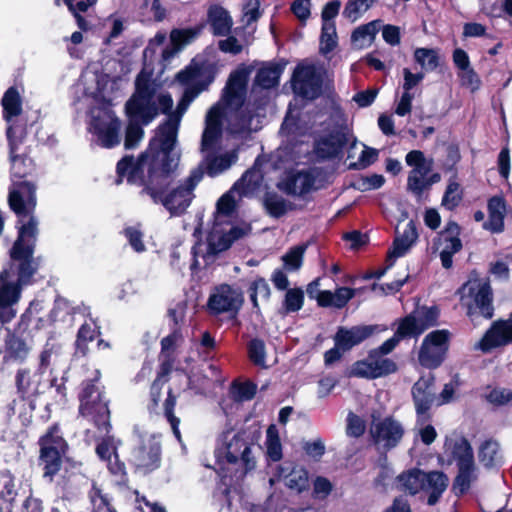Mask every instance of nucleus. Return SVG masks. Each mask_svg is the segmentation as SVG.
Here are the masks:
<instances>
[{"instance_id": "f257e3e1", "label": "nucleus", "mask_w": 512, "mask_h": 512, "mask_svg": "<svg viewBox=\"0 0 512 512\" xmlns=\"http://www.w3.org/2000/svg\"><path fill=\"white\" fill-rule=\"evenodd\" d=\"M248 78L249 71L246 69H238L231 73L221 102L211 107L206 115L201 150L206 154V171L212 177L229 169L238 159L236 150L219 155L212 152L222 134L221 118L225 117L227 130L231 134L244 135L260 128L258 114L254 106L247 101Z\"/></svg>"}, {"instance_id": "f03ea898", "label": "nucleus", "mask_w": 512, "mask_h": 512, "mask_svg": "<svg viewBox=\"0 0 512 512\" xmlns=\"http://www.w3.org/2000/svg\"><path fill=\"white\" fill-rule=\"evenodd\" d=\"M200 73L198 66H187L186 69L178 73V80L188 85L182 99L177 105V108L173 112H169L170 109L165 113L167 114V120L162 124L156 137L150 142L148 152H154V156L150 162H143L142 168L145 165L148 167L152 174L153 182L165 180L166 173L171 169L178 166L180 155L175 151L177 142V134L182 116L186 112L190 103L196 98V96L203 90V88L196 89L194 86L198 84L197 77Z\"/></svg>"}, {"instance_id": "7ed1b4c3", "label": "nucleus", "mask_w": 512, "mask_h": 512, "mask_svg": "<svg viewBox=\"0 0 512 512\" xmlns=\"http://www.w3.org/2000/svg\"><path fill=\"white\" fill-rule=\"evenodd\" d=\"M154 156V152L146 151L141 157L134 162L130 157H125L117 164V172L120 178L127 177L129 182H142L145 190L151 198L160 201L172 215L183 213L190 205L193 198V190L202 179L203 173L200 169H195L190 176L177 188H174L168 195L164 196V190L170 183V175L177 166L166 173L165 180L153 182V173H150L145 165L142 169L143 162H150Z\"/></svg>"}, {"instance_id": "20e7f679", "label": "nucleus", "mask_w": 512, "mask_h": 512, "mask_svg": "<svg viewBox=\"0 0 512 512\" xmlns=\"http://www.w3.org/2000/svg\"><path fill=\"white\" fill-rule=\"evenodd\" d=\"M149 67L144 66L138 75L136 91L125 105L129 117L125 137V147L128 149L135 147L143 138L140 124L150 123L159 112L166 113L173 105L171 95L160 90L158 75L154 76Z\"/></svg>"}, {"instance_id": "39448f33", "label": "nucleus", "mask_w": 512, "mask_h": 512, "mask_svg": "<svg viewBox=\"0 0 512 512\" xmlns=\"http://www.w3.org/2000/svg\"><path fill=\"white\" fill-rule=\"evenodd\" d=\"M236 194L238 195V190L233 186L217 201L213 227L207 240L197 243L193 248V267L201 268L213 263L218 253L226 250L235 240L250 232L251 228L247 224L234 226L230 223L236 207Z\"/></svg>"}, {"instance_id": "423d86ee", "label": "nucleus", "mask_w": 512, "mask_h": 512, "mask_svg": "<svg viewBox=\"0 0 512 512\" xmlns=\"http://www.w3.org/2000/svg\"><path fill=\"white\" fill-rule=\"evenodd\" d=\"M445 452L458 467L453 490L456 494H464L478 478L471 446L462 437L451 438L445 443Z\"/></svg>"}, {"instance_id": "0eeeda50", "label": "nucleus", "mask_w": 512, "mask_h": 512, "mask_svg": "<svg viewBox=\"0 0 512 512\" xmlns=\"http://www.w3.org/2000/svg\"><path fill=\"white\" fill-rule=\"evenodd\" d=\"M88 130L95 141L104 148H112L120 144L121 122L108 102H102L91 108Z\"/></svg>"}, {"instance_id": "6e6552de", "label": "nucleus", "mask_w": 512, "mask_h": 512, "mask_svg": "<svg viewBox=\"0 0 512 512\" xmlns=\"http://www.w3.org/2000/svg\"><path fill=\"white\" fill-rule=\"evenodd\" d=\"M216 457L220 464H241L245 471L252 469L255 465L251 456V441L246 432L224 431L219 437Z\"/></svg>"}, {"instance_id": "1a4fd4ad", "label": "nucleus", "mask_w": 512, "mask_h": 512, "mask_svg": "<svg viewBox=\"0 0 512 512\" xmlns=\"http://www.w3.org/2000/svg\"><path fill=\"white\" fill-rule=\"evenodd\" d=\"M438 316L439 312L435 307L416 309L401 320L395 335L375 350L381 351L382 354L387 356L396 347L401 338L417 337L428 328L436 325Z\"/></svg>"}, {"instance_id": "9d476101", "label": "nucleus", "mask_w": 512, "mask_h": 512, "mask_svg": "<svg viewBox=\"0 0 512 512\" xmlns=\"http://www.w3.org/2000/svg\"><path fill=\"white\" fill-rule=\"evenodd\" d=\"M461 304L467 315L475 321L478 315L488 319L493 315L492 292L485 278H470L461 288Z\"/></svg>"}, {"instance_id": "9b49d317", "label": "nucleus", "mask_w": 512, "mask_h": 512, "mask_svg": "<svg viewBox=\"0 0 512 512\" xmlns=\"http://www.w3.org/2000/svg\"><path fill=\"white\" fill-rule=\"evenodd\" d=\"M202 28H185L173 29L170 32V44L163 47L166 34L163 32L157 33L154 38L149 42L144 51L145 59L153 61V55L157 49H160V62H169L175 58L177 54L188 44L194 41L201 33Z\"/></svg>"}, {"instance_id": "f8f14e48", "label": "nucleus", "mask_w": 512, "mask_h": 512, "mask_svg": "<svg viewBox=\"0 0 512 512\" xmlns=\"http://www.w3.org/2000/svg\"><path fill=\"white\" fill-rule=\"evenodd\" d=\"M39 464L44 478L52 481L62 466V459L67 450V443L62 437L58 426H53L39 439Z\"/></svg>"}, {"instance_id": "ddd939ff", "label": "nucleus", "mask_w": 512, "mask_h": 512, "mask_svg": "<svg viewBox=\"0 0 512 512\" xmlns=\"http://www.w3.org/2000/svg\"><path fill=\"white\" fill-rule=\"evenodd\" d=\"M36 235L37 233H35L34 222H30L29 225L19 228L18 239L11 250L12 259L20 261L18 278L14 281L21 285V287L30 282V278L36 270L32 262L33 246Z\"/></svg>"}, {"instance_id": "4468645a", "label": "nucleus", "mask_w": 512, "mask_h": 512, "mask_svg": "<svg viewBox=\"0 0 512 512\" xmlns=\"http://www.w3.org/2000/svg\"><path fill=\"white\" fill-rule=\"evenodd\" d=\"M332 83L327 72L317 66H297L292 76V87L296 94L307 99L317 98Z\"/></svg>"}, {"instance_id": "2eb2a0df", "label": "nucleus", "mask_w": 512, "mask_h": 512, "mask_svg": "<svg viewBox=\"0 0 512 512\" xmlns=\"http://www.w3.org/2000/svg\"><path fill=\"white\" fill-rule=\"evenodd\" d=\"M131 461L143 473L157 469L161 462V445L157 437L147 433L137 434V442L131 453Z\"/></svg>"}, {"instance_id": "dca6fc26", "label": "nucleus", "mask_w": 512, "mask_h": 512, "mask_svg": "<svg viewBox=\"0 0 512 512\" xmlns=\"http://www.w3.org/2000/svg\"><path fill=\"white\" fill-rule=\"evenodd\" d=\"M450 332L446 329L427 334L422 342L418 359L428 368L438 367L444 360L449 347Z\"/></svg>"}, {"instance_id": "f3484780", "label": "nucleus", "mask_w": 512, "mask_h": 512, "mask_svg": "<svg viewBox=\"0 0 512 512\" xmlns=\"http://www.w3.org/2000/svg\"><path fill=\"white\" fill-rule=\"evenodd\" d=\"M80 412L83 416L92 417L96 424L103 425L105 428L108 426L109 409L99 387L89 382L83 383Z\"/></svg>"}, {"instance_id": "a211bd4d", "label": "nucleus", "mask_w": 512, "mask_h": 512, "mask_svg": "<svg viewBox=\"0 0 512 512\" xmlns=\"http://www.w3.org/2000/svg\"><path fill=\"white\" fill-rule=\"evenodd\" d=\"M244 297L242 291L228 284H221L215 287L208 299V309L211 314L222 313L236 314L242 307Z\"/></svg>"}, {"instance_id": "6ab92c4d", "label": "nucleus", "mask_w": 512, "mask_h": 512, "mask_svg": "<svg viewBox=\"0 0 512 512\" xmlns=\"http://www.w3.org/2000/svg\"><path fill=\"white\" fill-rule=\"evenodd\" d=\"M9 204L13 211L19 216V228L35 223V233H37L38 222L31 214L36 205L35 188L32 184L21 183L17 189L10 192Z\"/></svg>"}, {"instance_id": "aec40b11", "label": "nucleus", "mask_w": 512, "mask_h": 512, "mask_svg": "<svg viewBox=\"0 0 512 512\" xmlns=\"http://www.w3.org/2000/svg\"><path fill=\"white\" fill-rule=\"evenodd\" d=\"M396 370L397 365L391 358L374 349L365 359L354 363L351 374L356 377L375 379L394 373Z\"/></svg>"}, {"instance_id": "412c9836", "label": "nucleus", "mask_w": 512, "mask_h": 512, "mask_svg": "<svg viewBox=\"0 0 512 512\" xmlns=\"http://www.w3.org/2000/svg\"><path fill=\"white\" fill-rule=\"evenodd\" d=\"M370 434L374 442L383 449L396 447L405 434L403 424L393 418L374 419L371 423Z\"/></svg>"}, {"instance_id": "4be33fe9", "label": "nucleus", "mask_w": 512, "mask_h": 512, "mask_svg": "<svg viewBox=\"0 0 512 512\" xmlns=\"http://www.w3.org/2000/svg\"><path fill=\"white\" fill-rule=\"evenodd\" d=\"M405 161L412 168L408 175L407 187L414 194L420 195L423 193L427 175L433 169V159L425 157L420 150H412L406 155Z\"/></svg>"}, {"instance_id": "5701e85b", "label": "nucleus", "mask_w": 512, "mask_h": 512, "mask_svg": "<svg viewBox=\"0 0 512 512\" xmlns=\"http://www.w3.org/2000/svg\"><path fill=\"white\" fill-rule=\"evenodd\" d=\"M512 343V313L506 320L495 321L484 336L475 343L474 349L489 352Z\"/></svg>"}, {"instance_id": "b1692460", "label": "nucleus", "mask_w": 512, "mask_h": 512, "mask_svg": "<svg viewBox=\"0 0 512 512\" xmlns=\"http://www.w3.org/2000/svg\"><path fill=\"white\" fill-rule=\"evenodd\" d=\"M434 248L439 252L442 266L446 269L452 266V256L462 248L459 239V227L451 223L441 232L434 242Z\"/></svg>"}, {"instance_id": "393cba45", "label": "nucleus", "mask_w": 512, "mask_h": 512, "mask_svg": "<svg viewBox=\"0 0 512 512\" xmlns=\"http://www.w3.org/2000/svg\"><path fill=\"white\" fill-rule=\"evenodd\" d=\"M417 239L416 227L412 221L402 223L397 227V235L387 255V268L391 267L397 258L404 256Z\"/></svg>"}, {"instance_id": "a878e982", "label": "nucleus", "mask_w": 512, "mask_h": 512, "mask_svg": "<svg viewBox=\"0 0 512 512\" xmlns=\"http://www.w3.org/2000/svg\"><path fill=\"white\" fill-rule=\"evenodd\" d=\"M412 396L419 418H426L435 401L434 377L429 374L421 377L412 388Z\"/></svg>"}, {"instance_id": "bb28decb", "label": "nucleus", "mask_w": 512, "mask_h": 512, "mask_svg": "<svg viewBox=\"0 0 512 512\" xmlns=\"http://www.w3.org/2000/svg\"><path fill=\"white\" fill-rule=\"evenodd\" d=\"M120 441L113 436L103 438L96 446L98 457L107 463V467L114 475H122L125 471V465L120 461L117 448Z\"/></svg>"}, {"instance_id": "cd10ccee", "label": "nucleus", "mask_w": 512, "mask_h": 512, "mask_svg": "<svg viewBox=\"0 0 512 512\" xmlns=\"http://www.w3.org/2000/svg\"><path fill=\"white\" fill-rule=\"evenodd\" d=\"M349 141V134L346 130L338 129L326 136H323L316 144V153L321 158L337 156Z\"/></svg>"}, {"instance_id": "c85d7f7f", "label": "nucleus", "mask_w": 512, "mask_h": 512, "mask_svg": "<svg viewBox=\"0 0 512 512\" xmlns=\"http://www.w3.org/2000/svg\"><path fill=\"white\" fill-rule=\"evenodd\" d=\"M422 491L428 494L427 503L435 505L448 487L449 478L441 471L424 472Z\"/></svg>"}, {"instance_id": "c756f323", "label": "nucleus", "mask_w": 512, "mask_h": 512, "mask_svg": "<svg viewBox=\"0 0 512 512\" xmlns=\"http://www.w3.org/2000/svg\"><path fill=\"white\" fill-rule=\"evenodd\" d=\"M373 329L369 326H356L351 329L340 328L335 335L336 346L341 347L343 352L350 350L353 346L361 343Z\"/></svg>"}, {"instance_id": "7c9ffc66", "label": "nucleus", "mask_w": 512, "mask_h": 512, "mask_svg": "<svg viewBox=\"0 0 512 512\" xmlns=\"http://www.w3.org/2000/svg\"><path fill=\"white\" fill-rule=\"evenodd\" d=\"M18 493L15 478L7 471H0V512H13V501Z\"/></svg>"}, {"instance_id": "2f4dec72", "label": "nucleus", "mask_w": 512, "mask_h": 512, "mask_svg": "<svg viewBox=\"0 0 512 512\" xmlns=\"http://www.w3.org/2000/svg\"><path fill=\"white\" fill-rule=\"evenodd\" d=\"M488 221L484 223V228L499 233L504 229V218L506 215V203L500 196L492 197L488 202Z\"/></svg>"}, {"instance_id": "473e14b6", "label": "nucleus", "mask_w": 512, "mask_h": 512, "mask_svg": "<svg viewBox=\"0 0 512 512\" xmlns=\"http://www.w3.org/2000/svg\"><path fill=\"white\" fill-rule=\"evenodd\" d=\"M263 174L260 169L259 160H256L254 166L248 170L242 178L234 184L238 190V196L253 195L262 185Z\"/></svg>"}, {"instance_id": "72a5a7b5", "label": "nucleus", "mask_w": 512, "mask_h": 512, "mask_svg": "<svg viewBox=\"0 0 512 512\" xmlns=\"http://www.w3.org/2000/svg\"><path fill=\"white\" fill-rule=\"evenodd\" d=\"M22 91V88L13 86L2 97L4 118L9 124L16 123L15 118L22 113Z\"/></svg>"}, {"instance_id": "f704fd0d", "label": "nucleus", "mask_w": 512, "mask_h": 512, "mask_svg": "<svg viewBox=\"0 0 512 512\" xmlns=\"http://www.w3.org/2000/svg\"><path fill=\"white\" fill-rule=\"evenodd\" d=\"M40 376L29 370H19L16 375L17 392L24 400H31L39 393Z\"/></svg>"}, {"instance_id": "c9c22d12", "label": "nucleus", "mask_w": 512, "mask_h": 512, "mask_svg": "<svg viewBox=\"0 0 512 512\" xmlns=\"http://www.w3.org/2000/svg\"><path fill=\"white\" fill-rule=\"evenodd\" d=\"M7 136L10 145V158L13 164V170L15 173L21 174V171H17V166L22 162L20 155L21 146L25 140V129L18 123H11L7 130Z\"/></svg>"}, {"instance_id": "e433bc0d", "label": "nucleus", "mask_w": 512, "mask_h": 512, "mask_svg": "<svg viewBox=\"0 0 512 512\" xmlns=\"http://www.w3.org/2000/svg\"><path fill=\"white\" fill-rule=\"evenodd\" d=\"M380 27L381 21L374 20L355 28L351 34L352 46L356 49L369 47L373 43Z\"/></svg>"}, {"instance_id": "4c0bfd02", "label": "nucleus", "mask_w": 512, "mask_h": 512, "mask_svg": "<svg viewBox=\"0 0 512 512\" xmlns=\"http://www.w3.org/2000/svg\"><path fill=\"white\" fill-rule=\"evenodd\" d=\"M208 23L212 28L213 34L219 36L228 34L233 25L229 12L219 5H212L208 9Z\"/></svg>"}, {"instance_id": "58836bf2", "label": "nucleus", "mask_w": 512, "mask_h": 512, "mask_svg": "<svg viewBox=\"0 0 512 512\" xmlns=\"http://www.w3.org/2000/svg\"><path fill=\"white\" fill-rule=\"evenodd\" d=\"M22 288L11 278L9 271L0 272V303L17 304L21 298Z\"/></svg>"}, {"instance_id": "ea45409f", "label": "nucleus", "mask_w": 512, "mask_h": 512, "mask_svg": "<svg viewBox=\"0 0 512 512\" xmlns=\"http://www.w3.org/2000/svg\"><path fill=\"white\" fill-rule=\"evenodd\" d=\"M314 179L309 172H298L290 175L283 184V189L292 195H302L311 190Z\"/></svg>"}, {"instance_id": "a19ab883", "label": "nucleus", "mask_w": 512, "mask_h": 512, "mask_svg": "<svg viewBox=\"0 0 512 512\" xmlns=\"http://www.w3.org/2000/svg\"><path fill=\"white\" fill-rule=\"evenodd\" d=\"M424 471L420 469H410L401 473L397 477V485L400 490L415 495L422 491Z\"/></svg>"}, {"instance_id": "79ce46f5", "label": "nucleus", "mask_w": 512, "mask_h": 512, "mask_svg": "<svg viewBox=\"0 0 512 512\" xmlns=\"http://www.w3.org/2000/svg\"><path fill=\"white\" fill-rule=\"evenodd\" d=\"M5 347L7 356L18 361L26 359L31 349L24 339L11 332L10 329H7Z\"/></svg>"}, {"instance_id": "37998d69", "label": "nucleus", "mask_w": 512, "mask_h": 512, "mask_svg": "<svg viewBox=\"0 0 512 512\" xmlns=\"http://www.w3.org/2000/svg\"><path fill=\"white\" fill-rule=\"evenodd\" d=\"M479 461L485 467H494L501 463L502 455L499 444L493 440L485 441L479 448Z\"/></svg>"}, {"instance_id": "c03bdc74", "label": "nucleus", "mask_w": 512, "mask_h": 512, "mask_svg": "<svg viewBox=\"0 0 512 512\" xmlns=\"http://www.w3.org/2000/svg\"><path fill=\"white\" fill-rule=\"evenodd\" d=\"M266 453L270 460L279 461L282 458V445L275 425H270L266 432Z\"/></svg>"}, {"instance_id": "a18cd8bd", "label": "nucleus", "mask_w": 512, "mask_h": 512, "mask_svg": "<svg viewBox=\"0 0 512 512\" xmlns=\"http://www.w3.org/2000/svg\"><path fill=\"white\" fill-rule=\"evenodd\" d=\"M376 1L377 0H348L343 10V16L351 22H355L367 12Z\"/></svg>"}, {"instance_id": "49530a36", "label": "nucleus", "mask_w": 512, "mask_h": 512, "mask_svg": "<svg viewBox=\"0 0 512 512\" xmlns=\"http://www.w3.org/2000/svg\"><path fill=\"white\" fill-rule=\"evenodd\" d=\"M338 44V36L336 31V24H326L321 27L320 36V53L328 55L332 52Z\"/></svg>"}, {"instance_id": "de8ad7c7", "label": "nucleus", "mask_w": 512, "mask_h": 512, "mask_svg": "<svg viewBox=\"0 0 512 512\" xmlns=\"http://www.w3.org/2000/svg\"><path fill=\"white\" fill-rule=\"evenodd\" d=\"M282 66H263L256 77V82L263 88H271L278 84Z\"/></svg>"}, {"instance_id": "09e8293b", "label": "nucleus", "mask_w": 512, "mask_h": 512, "mask_svg": "<svg viewBox=\"0 0 512 512\" xmlns=\"http://www.w3.org/2000/svg\"><path fill=\"white\" fill-rule=\"evenodd\" d=\"M264 204L268 213L274 217L284 215L291 208L281 196L272 193L266 195Z\"/></svg>"}, {"instance_id": "8fccbe9b", "label": "nucleus", "mask_w": 512, "mask_h": 512, "mask_svg": "<svg viewBox=\"0 0 512 512\" xmlns=\"http://www.w3.org/2000/svg\"><path fill=\"white\" fill-rule=\"evenodd\" d=\"M286 485L297 492L308 487V473L303 468H295L286 476Z\"/></svg>"}, {"instance_id": "3c124183", "label": "nucleus", "mask_w": 512, "mask_h": 512, "mask_svg": "<svg viewBox=\"0 0 512 512\" xmlns=\"http://www.w3.org/2000/svg\"><path fill=\"white\" fill-rule=\"evenodd\" d=\"M305 248L304 245L295 246L282 256L284 266L287 270L295 271L301 267Z\"/></svg>"}, {"instance_id": "603ef678", "label": "nucleus", "mask_w": 512, "mask_h": 512, "mask_svg": "<svg viewBox=\"0 0 512 512\" xmlns=\"http://www.w3.org/2000/svg\"><path fill=\"white\" fill-rule=\"evenodd\" d=\"M175 404H176L175 398L172 397L169 394L168 397L165 399L164 404H163L164 414H165L168 422L171 425V429L173 431V434L175 435V437L179 441H181V434H180V431H179L180 420L177 417H175L174 414H173V409L175 407Z\"/></svg>"}, {"instance_id": "864d4df0", "label": "nucleus", "mask_w": 512, "mask_h": 512, "mask_svg": "<svg viewBox=\"0 0 512 512\" xmlns=\"http://www.w3.org/2000/svg\"><path fill=\"white\" fill-rule=\"evenodd\" d=\"M251 290V300L255 308H258V298L260 297L263 300H267L270 296V287L265 279L258 278L256 279L250 287Z\"/></svg>"}, {"instance_id": "5fc2aeb1", "label": "nucleus", "mask_w": 512, "mask_h": 512, "mask_svg": "<svg viewBox=\"0 0 512 512\" xmlns=\"http://www.w3.org/2000/svg\"><path fill=\"white\" fill-rule=\"evenodd\" d=\"M486 399L495 406H503L512 401V391L507 388L497 387L486 395Z\"/></svg>"}, {"instance_id": "6e6d98bb", "label": "nucleus", "mask_w": 512, "mask_h": 512, "mask_svg": "<svg viewBox=\"0 0 512 512\" xmlns=\"http://www.w3.org/2000/svg\"><path fill=\"white\" fill-rule=\"evenodd\" d=\"M250 360L257 366L266 368L265 345L261 340H252L249 344Z\"/></svg>"}, {"instance_id": "4d7b16f0", "label": "nucleus", "mask_w": 512, "mask_h": 512, "mask_svg": "<svg viewBox=\"0 0 512 512\" xmlns=\"http://www.w3.org/2000/svg\"><path fill=\"white\" fill-rule=\"evenodd\" d=\"M461 201L460 186L456 182H450L444 194L442 204L448 208H455Z\"/></svg>"}, {"instance_id": "13d9d810", "label": "nucleus", "mask_w": 512, "mask_h": 512, "mask_svg": "<svg viewBox=\"0 0 512 512\" xmlns=\"http://www.w3.org/2000/svg\"><path fill=\"white\" fill-rule=\"evenodd\" d=\"M428 419V416L426 418H419L417 420L416 430L417 434L419 435L421 441L426 444L430 445L436 438L437 433L435 428L430 424H425V421Z\"/></svg>"}, {"instance_id": "bf43d9fd", "label": "nucleus", "mask_w": 512, "mask_h": 512, "mask_svg": "<svg viewBox=\"0 0 512 512\" xmlns=\"http://www.w3.org/2000/svg\"><path fill=\"white\" fill-rule=\"evenodd\" d=\"M285 308L288 312H295L303 305V292L300 289H289L285 295Z\"/></svg>"}, {"instance_id": "052dcab7", "label": "nucleus", "mask_w": 512, "mask_h": 512, "mask_svg": "<svg viewBox=\"0 0 512 512\" xmlns=\"http://www.w3.org/2000/svg\"><path fill=\"white\" fill-rule=\"evenodd\" d=\"M458 75L461 78L462 84L468 87L471 91H474L479 87L480 80L471 66H459Z\"/></svg>"}, {"instance_id": "680f3d73", "label": "nucleus", "mask_w": 512, "mask_h": 512, "mask_svg": "<svg viewBox=\"0 0 512 512\" xmlns=\"http://www.w3.org/2000/svg\"><path fill=\"white\" fill-rule=\"evenodd\" d=\"M90 498L95 512H112L108 498L99 488L93 487Z\"/></svg>"}, {"instance_id": "e2e57ef3", "label": "nucleus", "mask_w": 512, "mask_h": 512, "mask_svg": "<svg viewBox=\"0 0 512 512\" xmlns=\"http://www.w3.org/2000/svg\"><path fill=\"white\" fill-rule=\"evenodd\" d=\"M259 0H248L243 8V18L242 21L246 26H250L252 23L256 22L260 17L261 13L259 11Z\"/></svg>"}, {"instance_id": "0e129e2a", "label": "nucleus", "mask_w": 512, "mask_h": 512, "mask_svg": "<svg viewBox=\"0 0 512 512\" xmlns=\"http://www.w3.org/2000/svg\"><path fill=\"white\" fill-rule=\"evenodd\" d=\"M341 2L333 0L325 4L321 12L322 25L335 24L334 19L339 13Z\"/></svg>"}, {"instance_id": "69168bd1", "label": "nucleus", "mask_w": 512, "mask_h": 512, "mask_svg": "<svg viewBox=\"0 0 512 512\" xmlns=\"http://www.w3.org/2000/svg\"><path fill=\"white\" fill-rule=\"evenodd\" d=\"M414 58L418 64H437V62L440 61L438 51L429 48L416 49Z\"/></svg>"}, {"instance_id": "338daca9", "label": "nucleus", "mask_w": 512, "mask_h": 512, "mask_svg": "<svg viewBox=\"0 0 512 512\" xmlns=\"http://www.w3.org/2000/svg\"><path fill=\"white\" fill-rule=\"evenodd\" d=\"M378 157V151L373 148H368L362 145V149L356 163H351L350 166L356 168H365L376 161Z\"/></svg>"}, {"instance_id": "774afa93", "label": "nucleus", "mask_w": 512, "mask_h": 512, "mask_svg": "<svg viewBox=\"0 0 512 512\" xmlns=\"http://www.w3.org/2000/svg\"><path fill=\"white\" fill-rule=\"evenodd\" d=\"M131 247L138 253L145 250V244L142 240V233L136 227H128L124 230Z\"/></svg>"}]
</instances>
